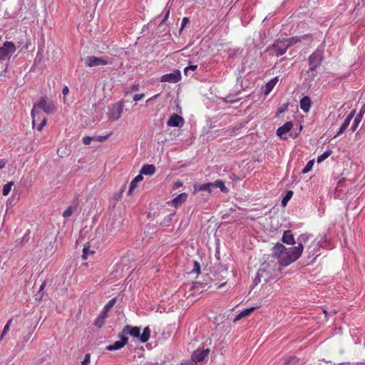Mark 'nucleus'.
<instances>
[{
    "mask_svg": "<svg viewBox=\"0 0 365 365\" xmlns=\"http://www.w3.org/2000/svg\"><path fill=\"white\" fill-rule=\"evenodd\" d=\"M41 111H43L47 115L54 113L56 111V103L46 96H43L34 103L31 110L32 125L34 128L36 123L39 122L36 126V129L38 131L43 129L47 120L46 116L42 114Z\"/></svg>",
    "mask_w": 365,
    "mask_h": 365,
    "instance_id": "nucleus-1",
    "label": "nucleus"
},
{
    "mask_svg": "<svg viewBox=\"0 0 365 365\" xmlns=\"http://www.w3.org/2000/svg\"><path fill=\"white\" fill-rule=\"evenodd\" d=\"M303 245L287 248L281 243H277L272 249L273 255L277 257L279 263L282 266H287L296 261L302 255Z\"/></svg>",
    "mask_w": 365,
    "mask_h": 365,
    "instance_id": "nucleus-2",
    "label": "nucleus"
},
{
    "mask_svg": "<svg viewBox=\"0 0 365 365\" xmlns=\"http://www.w3.org/2000/svg\"><path fill=\"white\" fill-rule=\"evenodd\" d=\"M123 333L124 334H129L135 338H139L141 343H145L150 339V329L148 327H146L140 334V329L139 327L126 325L123 329Z\"/></svg>",
    "mask_w": 365,
    "mask_h": 365,
    "instance_id": "nucleus-3",
    "label": "nucleus"
},
{
    "mask_svg": "<svg viewBox=\"0 0 365 365\" xmlns=\"http://www.w3.org/2000/svg\"><path fill=\"white\" fill-rule=\"evenodd\" d=\"M16 51V47L13 42H4L3 46L0 47V61H9Z\"/></svg>",
    "mask_w": 365,
    "mask_h": 365,
    "instance_id": "nucleus-4",
    "label": "nucleus"
},
{
    "mask_svg": "<svg viewBox=\"0 0 365 365\" xmlns=\"http://www.w3.org/2000/svg\"><path fill=\"white\" fill-rule=\"evenodd\" d=\"M324 52L322 49H317L309 57V71H315L322 63Z\"/></svg>",
    "mask_w": 365,
    "mask_h": 365,
    "instance_id": "nucleus-5",
    "label": "nucleus"
},
{
    "mask_svg": "<svg viewBox=\"0 0 365 365\" xmlns=\"http://www.w3.org/2000/svg\"><path fill=\"white\" fill-rule=\"evenodd\" d=\"M108 58L106 57L87 56L85 58V64L88 67H99L108 64Z\"/></svg>",
    "mask_w": 365,
    "mask_h": 365,
    "instance_id": "nucleus-6",
    "label": "nucleus"
},
{
    "mask_svg": "<svg viewBox=\"0 0 365 365\" xmlns=\"http://www.w3.org/2000/svg\"><path fill=\"white\" fill-rule=\"evenodd\" d=\"M123 110V103L118 102L113 104L109 108L108 115L113 120H116L120 118Z\"/></svg>",
    "mask_w": 365,
    "mask_h": 365,
    "instance_id": "nucleus-7",
    "label": "nucleus"
},
{
    "mask_svg": "<svg viewBox=\"0 0 365 365\" xmlns=\"http://www.w3.org/2000/svg\"><path fill=\"white\" fill-rule=\"evenodd\" d=\"M209 352V349H197L192 355V361L196 364H197V362L202 361L206 357H207Z\"/></svg>",
    "mask_w": 365,
    "mask_h": 365,
    "instance_id": "nucleus-8",
    "label": "nucleus"
},
{
    "mask_svg": "<svg viewBox=\"0 0 365 365\" xmlns=\"http://www.w3.org/2000/svg\"><path fill=\"white\" fill-rule=\"evenodd\" d=\"M181 78V73L180 70H176L173 73H167L162 76L161 82L177 83Z\"/></svg>",
    "mask_w": 365,
    "mask_h": 365,
    "instance_id": "nucleus-9",
    "label": "nucleus"
},
{
    "mask_svg": "<svg viewBox=\"0 0 365 365\" xmlns=\"http://www.w3.org/2000/svg\"><path fill=\"white\" fill-rule=\"evenodd\" d=\"M289 46L287 45L285 38L278 40L273 44V49L274 50L277 56H282L284 54L288 49Z\"/></svg>",
    "mask_w": 365,
    "mask_h": 365,
    "instance_id": "nucleus-10",
    "label": "nucleus"
},
{
    "mask_svg": "<svg viewBox=\"0 0 365 365\" xmlns=\"http://www.w3.org/2000/svg\"><path fill=\"white\" fill-rule=\"evenodd\" d=\"M119 337L121 338L120 341H117L113 344L107 346L106 349L108 351H114L123 348L128 343V338L121 335H120Z\"/></svg>",
    "mask_w": 365,
    "mask_h": 365,
    "instance_id": "nucleus-11",
    "label": "nucleus"
},
{
    "mask_svg": "<svg viewBox=\"0 0 365 365\" xmlns=\"http://www.w3.org/2000/svg\"><path fill=\"white\" fill-rule=\"evenodd\" d=\"M293 127V123L291 121L285 123L282 126L277 130V135L282 139H287L284 135L287 133Z\"/></svg>",
    "mask_w": 365,
    "mask_h": 365,
    "instance_id": "nucleus-12",
    "label": "nucleus"
},
{
    "mask_svg": "<svg viewBox=\"0 0 365 365\" xmlns=\"http://www.w3.org/2000/svg\"><path fill=\"white\" fill-rule=\"evenodd\" d=\"M354 114H355V111L354 110H352V111L350 112V113L347 115V117L344 120L342 125H341V127H340L339 131L337 132L336 135H335V137H336L337 135H341V133H343L346 130V129L349 125L351 120L354 118Z\"/></svg>",
    "mask_w": 365,
    "mask_h": 365,
    "instance_id": "nucleus-13",
    "label": "nucleus"
},
{
    "mask_svg": "<svg viewBox=\"0 0 365 365\" xmlns=\"http://www.w3.org/2000/svg\"><path fill=\"white\" fill-rule=\"evenodd\" d=\"M182 122V118L177 114L172 115L167 122V125L170 127L179 126Z\"/></svg>",
    "mask_w": 365,
    "mask_h": 365,
    "instance_id": "nucleus-14",
    "label": "nucleus"
},
{
    "mask_svg": "<svg viewBox=\"0 0 365 365\" xmlns=\"http://www.w3.org/2000/svg\"><path fill=\"white\" fill-rule=\"evenodd\" d=\"M282 242L287 245H294L295 243L294 238L291 230H285L284 232Z\"/></svg>",
    "mask_w": 365,
    "mask_h": 365,
    "instance_id": "nucleus-15",
    "label": "nucleus"
},
{
    "mask_svg": "<svg viewBox=\"0 0 365 365\" xmlns=\"http://www.w3.org/2000/svg\"><path fill=\"white\" fill-rule=\"evenodd\" d=\"M312 101L309 97L304 96L300 100V108L304 112H308L311 108Z\"/></svg>",
    "mask_w": 365,
    "mask_h": 365,
    "instance_id": "nucleus-16",
    "label": "nucleus"
},
{
    "mask_svg": "<svg viewBox=\"0 0 365 365\" xmlns=\"http://www.w3.org/2000/svg\"><path fill=\"white\" fill-rule=\"evenodd\" d=\"M155 173V167L153 165H145L140 170V175H152Z\"/></svg>",
    "mask_w": 365,
    "mask_h": 365,
    "instance_id": "nucleus-17",
    "label": "nucleus"
},
{
    "mask_svg": "<svg viewBox=\"0 0 365 365\" xmlns=\"http://www.w3.org/2000/svg\"><path fill=\"white\" fill-rule=\"evenodd\" d=\"M143 179V176L139 174L138 175H137L130 183V187H129V190H128V194L129 195H131L133 190L136 188L137 187V185L138 182H140V181H142Z\"/></svg>",
    "mask_w": 365,
    "mask_h": 365,
    "instance_id": "nucleus-18",
    "label": "nucleus"
},
{
    "mask_svg": "<svg viewBox=\"0 0 365 365\" xmlns=\"http://www.w3.org/2000/svg\"><path fill=\"white\" fill-rule=\"evenodd\" d=\"M254 310H255V307H251V308L245 309V310L242 311L235 318L234 322L240 321L242 318L249 316L251 313H252L254 312Z\"/></svg>",
    "mask_w": 365,
    "mask_h": 365,
    "instance_id": "nucleus-19",
    "label": "nucleus"
},
{
    "mask_svg": "<svg viewBox=\"0 0 365 365\" xmlns=\"http://www.w3.org/2000/svg\"><path fill=\"white\" fill-rule=\"evenodd\" d=\"M277 82H278V77H275V78H272V80H270L266 84V89L264 91V94L266 96L268 95L272 91V90L275 86V85L277 84Z\"/></svg>",
    "mask_w": 365,
    "mask_h": 365,
    "instance_id": "nucleus-20",
    "label": "nucleus"
},
{
    "mask_svg": "<svg viewBox=\"0 0 365 365\" xmlns=\"http://www.w3.org/2000/svg\"><path fill=\"white\" fill-rule=\"evenodd\" d=\"M200 273V264L199 262L195 261L193 262V267L190 272H187V274L188 276L190 275H195V277H197L199 274Z\"/></svg>",
    "mask_w": 365,
    "mask_h": 365,
    "instance_id": "nucleus-21",
    "label": "nucleus"
},
{
    "mask_svg": "<svg viewBox=\"0 0 365 365\" xmlns=\"http://www.w3.org/2000/svg\"><path fill=\"white\" fill-rule=\"evenodd\" d=\"M95 253L94 251L90 250V245L86 244L84 245L83 250V255L82 258L83 259H87L89 258V256L93 255Z\"/></svg>",
    "mask_w": 365,
    "mask_h": 365,
    "instance_id": "nucleus-22",
    "label": "nucleus"
},
{
    "mask_svg": "<svg viewBox=\"0 0 365 365\" xmlns=\"http://www.w3.org/2000/svg\"><path fill=\"white\" fill-rule=\"evenodd\" d=\"M212 188H214L212 182H207L200 185L197 188H195V190H207L209 192H211Z\"/></svg>",
    "mask_w": 365,
    "mask_h": 365,
    "instance_id": "nucleus-23",
    "label": "nucleus"
},
{
    "mask_svg": "<svg viewBox=\"0 0 365 365\" xmlns=\"http://www.w3.org/2000/svg\"><path fill=\"white\" fill-rule=\"evenodd\" d=\"M170 203L175 208H177L179 206H180L182 205V194L178 195V196H177L173 200H172Z\"/></svg>",
    "mask_w": 365,
    "mask_h": 365,
    "instance_id": "nucleus-24",
    "label": "nucleus"
},
{
    "mask_svg": "<svg viewBox=\"0 0 365 365\" xmlns=\"http://www.w3.org/2000/svg\"><path fill=\"white\" fill-rule=\"evenodd\" d=\"M285 40L287 41V45L289 46V48L294 44L301 42L302 41L301 38L299 36H294L289 38H285Z\"/></svg>",
    "mask_w": 365,
    "mask_h": 365,
    "instance_id": "nucleus-25",
    "label": "nucleus"
},
{
    "mask_svg": "<svg viewBox=\"0 0 365 365\" xmlns=\"http://www.w3.org/2000/svg\"><path fill=\"white\" fill-rule=\"evenodd\" d=\"M212 184L214 187H219L222 192L227 191V189L225 185V182L221 180H216L215 182H212Z\"/></svg>",
    "mask_w": 365,
    "mask_h": 365,
    "instance_id": "nucleus-26",
    "label": "nucleus"
},
{
    "mask_svg": "<svg viewBox=\"0 0 365 365\" xmlns=\"http://www.w3.org/2000/svg\"><path fill=\"white\" fill-rule=\"evenodd\" d=\"M362 115H363V113H361V110L360 113L358 115H356V117L354 118V123H353V124L351 125V130L353 131H354L356 129V128L358 127L359 123L361 122V118H362Z\"/></svg>",
    "mask_w": 365,
    "mask_h": 365,
    "instance_id": "nucleus-27",
    "label": "nucleus"
},
{
    "mask_svg": "<svg viewBox=\"0 0 365 365\" xmlns=\"http://www.w3.org/2000/svg\"><path fill=\"white\" fill-rule=\"evenodd\" d=\"M13 184V182H9L4 185L2 189L3 195L6 196L9 194Z\"/></svg>",
    "mask_w": 365,
    "mask_h": 365,
    "instance_id": "nucleus-28",
    "label": "nucleus"
},
{
    "mask_svg": "<svg viewBox=\"0 0 365 365\" xmlns=\"http://www.w3.org/2000/svg\"><path fill=\"white\" fill-rule=\"evenodd\" d=\"M174 216V214L171 213L169 214L166 217H165L161 222L160 225L162 226H169L170 222H172L173 217Z\"/></svg>",
    "mask_w": 365,
    "mask_h": 365,
    "instance_id": "nucleus-29",
    "label": "nucleus"
},
{
    "mask_svg": "<svg viewBox=\"0 0 365 365\" xmlns=\"http://www.w3.org/2000/svg\"><path fill=\"white\" fill-rule=\"evenodd\" d=\"M105 320V313H102L99 315V317L96 319L94 324L98 327H101L104 324Z\"/></svg>",
    "mask_w": 365,
    "mask_h": 365,
    "instance_id": "nucleus-30",
    "label": "nucleus"
},
{
    "mask_svg": "<svg viewBox=\"0 0 365 365\" xmlns=\"http://www.w3.org/2000/svg\"><path fill=\"white\" fill-rule=\"evenodd\" d=\"M331 153H332L331 150H327V151L324 152L323 154L318 156L317 163H322V161L326 160L327 158H329Z\"/></svg>",
    "mask_w": 365,
    "mask_h": 365,
    "instance_id": "nucleus-31",
    "label": "nucleus"
},
{
    "mask_svg": "<svg viewBox=\"0 0 365 365\" xmlns=\"http://www.w3.org/2000/svg\"><path fill=\"white\" fill-rule=\"evenodd\" d=\"M299 363V359L295 356H291L287 359L285 362V365H297Z\"/></svg>",
    "mask_w": 365,
    "mask_h": 365,
    "instance_id": "nucleus-32",
    "label": "nucleus"
},
{
    "mask_svg": "<svg viewBox=\"0 0 365 365\" xmlns=\"http://www.w3.org/2000/svg\"><path fill=\"white\" fill-rule=\"evenodd\" d=\"M293 195V192L292 190L287 191L286 195L283 197L282 200V205H286L287 202L290 200V198Z\"/></svg>",
    "mask_w": 365,
    "mask_h": 365,
    "instance_id": "nucleus-33",
    "label": "nucleus"
},
{
    "mask_svg": "<svg viewBox=\"0 0 365 365\" xmlns=\"http://www.w3.org/2000/svg\"><path fill=\"white\" fill-rule=\"evenodd\" d=\"M314 165V160H309L307 165H305V167L303 168L302 173L303 174H305V173H307L308 172H309L312 167Z\"/></svg>",
    "mask_w": 365,
    "mask_h": 365,
    "instance_id": "nucleus-34",
    "label": "nucleus"
},
{
    "mask_svg": "<svg viewBox=\"0 0 365 365\" xmlns=\"http://www.w3.org/2000/svg\"><path fill=\"white\" fill-rule=\"evenodd\" d=\"M11 323H12V319H9L7 322L6 324L4 326L3 331H2L1 335V339L4 337V335L6 334V333L9 330V328H10V326L11 325Z\"/></svg>",
    "mask_w": 365,
    "mask_h": 365,
    "instance_id": "nucleus-35",
    "label": "nucleus"
},
{
    "mask_svg": "<svg viewBox=\"0 0 365 365\" xmlns=\"http://www.w3.org/2000/svg\"><path fill=\"white\" fill-rule=\"evenodd\" d=\"M115 303V299L113 298L112 299H110L104 307L103 308V310L104 312H108V310H110V309H111L114 304Z\"/></svg>",
    "mask_w": 365,
    "mask_h": 365,
    "instance_id": "nucleus-36",
    "label": "nucleus"
},
{
    "mask_svg": "<svg viewBox=\"0 0 365 365\" xmlns=\"http://www.w3.org/2000/svg\"><path fill=\"white\" fill-rule=\"evenodd\" d=\"M197 68V65H190L184 68V74L189 75L190 71H195Z\"/></svg>",
    "mask_w": 365,
    "mask_h": 365,
    "instance_id": "nucleus-37",
    "label": "nucleus"
},
{
    "mask_svg": "<svg viewBox=\"0 0 365 365\" xmlns=\"http://www.w3.org/2000/svg\"><path fill=\"white\" fill-rule=\"evenodd\" d=\"M73 212V208L72 207H68L63 212V217L67 218L72 215Z\"/></svg>",
    "mask_w": 365,
    "mask_h": 365,
    "instance_id": "nucleus-38",
    "label": "nucleus"
},
{
    "mask_svg": "<svg viewBox=\"0 0 365 365\" xmlns=\"http://www.w3.org/2000/svg\"><path fill=\"white\" fill-rule=\"evenodd\" d=\"M93 140V138L92 137H90V136H85L83 138L82 140H83V143L85 144V145H89L91 141Z\"/></svg>",
    "mask_w": 365,
    "mask_h": 365,
    "instance_id": "nucleus-39",
    "label": "nucleus"
},
{
    "mask_svg": "<svg viewBox=\"0 0 365 365\" xmlns=\"http://www.w3.org/2000/svg\"><path fill=\"white\" fill-rule=\"evenodd\" d=\"M91 361V354H86L83 361L81 362V364L86 365L90 363Z\"/></svg>",
    "mask_w": 365,
    "mask_h": 365,
    "instance_id": "nucleus-40",
    "label": "nucleus"
},
{
    "mask_svg": "<svg viewBox=\"0 0 365 365\" xmlns=\"http://www.w3.org/2000/svg\"><path fill=\"white\" fill-rule=\"evenodd\" d=\"M182 186V182L180 180H178L173 185V190H175Z\"/></svg>",
    "mask_w": 365,
    "mask_h": 365,
    "instance_id": "nucleus-41",
    "label": "nucleus"
},
{
    "mask_svg": "<svg viewBox=\"0 0 365 365\" xmlns=\"http://www.w3.org/2000/svg\"><path fill=\"white\" fill-rule=\"evenodd\" d=\"M143 97H144V94L143 93H142V94H136V95L134 96L133 100L135 101H138L141 100Z\"/></svg>",
    "mask_w": 365,
    "mask_h": 365,
    "instance_id": "nucleus-42",
    "label": "nucleus"
},
{
    "mask_svg": "<svg viewBox=\"0 0 365 365\" xmlns=\"http://www.w3.org/2000/svg\"><path fill=\"white\" fill-rule=\"evenodd\" d=\"M7 161L4 159H0V170L4 168L6 164Z\"/></svg>",
    "mask_w": 365,
    "mask_h": 365,
    "instance_id": "nucleus-43",
    "label": "nucleus"
},
{
    "mask_svg": "<svg viewBox=\"0 0 365 365\" xmlns=\"http://www.w3.org/2000/svg\"><path fill=\"white\" fill-rule=\"evenodd\" d=\"M168 14H169V12L168 11L167 14H165L164 19L161 21V22H160V24L159 25L160 26H163L164 23L165 22V21H166V19H167V18L168 16Z\"/></svg>",
    "mask_w": 365,
    "mask_h": 365,
    "instance_id": "nucleus-44",
    "label": "nucleus"
},
{
    "mask_svg": "<svg viewBox=\"0 0 365 365\" xmlns=\"http://www.w3.org/2000/svg\"><path fill=\"white\" fill-rule=\"evenodd\" d=\"M69 92V90H68V88L67 86H65L63 90H62V93L64 95V96H66Z\"/></svg>",
    "mask_w": 365,
    "mask_h": 365,
    "instance_id": "nucleus-45",
    "label": "nucleus"
},
{
    "mask_svg": "<svg viewBox=\"0 0 365 365\" xmlns=\"http://www.w3.org/2000/svg\"><path fill=\"white\" fill-rule=\"evenodd\" d=\"M138 88H139V85L136 84V85L133 86L132 91H136L138 90Z\"/></svg>",
    "mask_w": 365,
    "mask_h": 365,
    "instance_id": "nucleus-46",
    "label": "nucleus"
},
{
    "mask_svg": "<svg viewBox=\"0 0 365 365\" xmlns=\"http://www.w3.org/2000/svg\"><path fill=\"white\" fill-rule=\"evenodd\" d=\"M107 138V136H99L98 138V141H103L104 140H106Z\"/></svg>",
    "mask_w": 365,
    "mask_h": 365,
    "instance_id": "nucleus-47",
    "label": "nucleus"
},
{
    "mask_svg": "<svg viewBox=\"0 0 365 365\" xmlns=\"http://www.w3.org/2000/svg\"><path fill=\"white\" fill-rule=\"evenodd\" d=\"M31 336V332H29L26 336H24V340L28 341Z\"/></svg>",
    "mask_w": 365,
    "mask_h": 365,
    "instance_id": "nucleus-48",
    "label": "nucleus"
},
{
    "mask_svg": "<svg viewBox=\"0 0 365 365\" xmlns=\"http://www.w3.org/2000/svg\"><path fill=\"white\" fill-rule=\"evenodd\" d=\"M189 21V19L187 17H184V27L186 26L187 22Z\"/></svg>",
    "mask_w": 365,
    "mask_h": 365,
    "instance_id": "nucleus-49",
    "label": "nucleus"
},
{
    "mask_svg": "<svg viewBox=\"0 0 365 365\" xmlns=\"http://www.w3.org/2000/svg\"><path fill=\"white\" fill-rule=\"evenodd\" d=\"M145 365H159L158 363H147Z\"/></svg>",
    "mask_w": 365,
    "mask_h": 365,
    "instance_id": "nucleus-50",
    "label": "nucleus"
},
{
    "mask_svg": "<svg viewBox=\"0 0 365 365\" xmlns=\"http://www.w3.org/2000/svg\"><path fill=\"white\" fill-rule=\"evenodd\" d=\"M182 31V22L181 23L180 29H179V32L181 33Z\"/></svg>",
    "mask_w": 365,
    "mask_h": 365,
    "instance_id": "nucleus-51",
    "label": "nucleus"
},
{
    "mask_svg": "<svg viewBox=\"0 0 365 365\" xmlns=\"http://www.w3.org/2000/svg\"><path fill=\"white\" fill-rule=\"evenodd\" d=\"M44 286H45V283H43L41 287H40V291H41L43 288H44Z\"/></svg>",
    "mask_w": 365,
    "mask_h": 365,
    "instance_id": "nucleus-52",
    "label": "nucleus"
},
{
    "mask_svg": "<svg viewBox=\"0 0 365 365\" xmlns=\"http://www.w3.org/2000/svg\"><path fill=\"white\" fill-rule=\"evenodd\" d=\"M38 365H46V364H45V362L43 360H41Z\"/></svg>",
    "mask_w": 365,
    "mask_h": 365,
    "instance_id": "nucleus-53",
    "label": "nucleus"
},
{
    "mask_svg": "<svg viewBox=\"0 0 365 365\" xmlns=\"http://www.w3.org/2000/svg\"><path fill=\"white\" fill-rule=\"evenodd\" d=\"M125 185H124L122 188L120 189V193L123 192L125 190Z\"/></svg>",
    "mask_w": 365,
    "mask_h": 365,
    "instance_id": "nucleus-54",
    "label": "nucleus"
},
{
    "mask_svg": "<svg viewBox=\"0 0 365 365\" xmlns=\"http://www.w3.org/2000/svg\"><path fill=\"white\" fill-rule=\"evenodd\" d=\"M323 312H324V313L325 314V315H327V312L326 310H324Z\"/></svg>",
    "mask_w": 365,
    "mask_h": 365,
    "instance_id": "nucleus-55",
    "label": "nucleus"
},
{
    "mask_svg": "<svg viewBox=\"0 0 365 365\" xmlns=\"http://www.w3.org/2000/svg\"><path fill=\"white\" fill-rule=\"evenodd\" d=\"M184 365H185V364H184ZM191 365H197V364H196V363H192V364H191Z\"/></svg>",
    "mask_w": 365,
    "mask_h": 365,
    "instance_id": "nucleus-56",
    "label": "nucleus"
}]
</instances>
